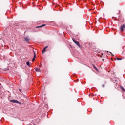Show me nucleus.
<instances>
[{
  "instance_id": "5",
  "label": "nucleus",
  "mask_w": 125,
  "mask_h": 125,
  "mask_svg": "<svg viewBox=\"0 0 125 125\" xmlns=\"http://www.w3.org/2000/svg\"><path fill=\"white\" fill-rule=\"evenodd\" d=\"M35 59H36V52L34 51V57L32 60V61H35Z\"/></svg>"
},
{
  "instance_id": "12",
  "label": "nucleus",
  "mask_w": 125,
  "mask_h": 125,
  "mask_svg": "<svg viewBox=\"0 0 125 125\" xmlns=\"http://www.w3.org/2000/svg\"><path fill=\"white\" fill-rule=\"evenodd\" d=\"M94 68L95 69H96L97 71V68H96V67H95V66H94Z\"/></svg>"
},
{
  "instance_id": "3",
  "label": "nucleus",
  "mask_w": 125,
  "mask_h": 125,
  "mask_svg": "<svg viewBox=\"0 0 125 125\" xmlns=\"http://www.w3.org/2000/svg\"><path fill=\"white\" fill-rule=\"evenodd\" d=\"M24 40L27 42H29V41H30V39L29 38V36H27L24 38Z\"/></svg>"
},
{
  "instance_id": "1",
  "label": "nucleus",
  "mask_w": 125,
  "mask_h": 125,
  "mask_svg": "<svg viewBox=\"0 0 125 125\" xmlns=\"http://www.w3.org/2000/svg\"><path fill=\"white\" fill-rule=\"evenodd\" d=\"M74 42L75 43V44H76V45H77V46H79V47H81V46L80 45V43L79 42L76 41V40H75L74 39H72Z\"/></svg>"
},
{
  "instance_id": "10",
  "label": "nucleus",
  "mask_w": 125,
  "mask_h": 125,
  "mask_svg": "<svg viewBox=\"0 0 125 125\" xmlns=\"http://www.w3.org/2000/svg\"><path fill=\"white\" fill-rule=\"evenodd\" d=\"M121 88L122 91H125V88H124V87H121Z\"/></svg>"
},
{
  "instance_id": "7",
  "label": "nucleus",
  "mask_w": 125,
  "mask_h": 125,
  "mask_svg": "<svg viewBox=\"0 0 125 125\" xmlns=\"http://www.w3.org/2000/svg\"><path fill=\"white\" fill-rule=\"evenodd\" d=\"M46 51V49H45V48H44L42 51V53H44V52H45V51Z\"/></svg>"
},
{
  "instance_id": "13",
  "label": "nucleus",
  "mask_w": 125,
  "mask_h": 125,
  "mask_svg": "<svg viewBox=\"0 0 125 125\" xmlns=\"http://www.w3.org/2000/svg\"><path fill=\"white\" fill-rule=\"evenodd\" d=\"M102 87H105V85L103 84V85H102Z\"/></svg>"
},
{
  "instance_id": "4",
  "label": "nucleus",
  "mask_w": 125,
  "mask_h": 125,
  "mask_svg": "<svg viewBox=\"0 0 125 125\" xmlns=\"http://www.w3.org/2000/svg\"><path fill=\"white\" fill-rule=\"evenodd\" d=\"M125 28V25L123 24L122 26H121L120 29L121 31H124V28Z\"/></svg>"
},
{
  "instance_id": "8",
  "label": "nucleus",
  "mask_w": 125,
  "mask_h": 125,
  "mask_svg": "<svg viewBox=\"0 0 125 125\" xmlns=\"http://www.w3.org/2000/svg\"><path fill=\"white\" fill-rule=\"evenodd\" d=\"M35 71H36V72H41V69L38 68H36Z\"/></svg>"
},
{
  "instance_id": "14",
  "label": "nucleus",
  "mask_w": 125,
  "mask_h": 125,
  "mask_svg": "<svg viewBox=\"0 0 125 125\" xmlns=\"http://www.w3.org/2000/svg\"><path fill=\"white\" fill-rule=\"evenodd\" d=\"M48 47V46H46V47H44V48H45V49H46V48H47Z\"/></svg>"
},
{
  "instance_id": "6",
  "label": "nucleus",
  "mask_w": 125,
  "mask_h": 125,
  "mask_svg": "<svg viewBox=\"0 0 125 125\" xmlns=\"http://www.w3.org/2000/svg\"><path fill=\"white\" fill-rule=\"evenodd\" d=\"M45 26V24H42L40 26H36V28H42V27H44Z\"/></svg>"
},
{
  "instance_id": "2",
  "label": "nucleus",
  "mask_w": 125,
  "mask_h": 125,
  "mask_svg": "<svg viewBox=\"0 0 125 125\" xmlns=\"http://www.w3.org/2000/svg\"><path fill=\"white\" fill-rule=\"evenodd\" d=\"M10 102H13V103H19V104H21V103H20V102H18V101L16 100H10Z\"/></svg>"
},
{
  "instance_id": "11",
  "label": "nucleus",
  "mask_w": 125,
  "mask_h": 125,
  "mask_svg": "<svg viewBox=\"0 0 125 125\" xmlns=\"http://www.w3.org/2000/svg\"><path fill=\"white\" fill-rule=\"evenodd\" d=\"M117 60H122V58H117Z\"/></svg>"
},
{
  "instance_id": "9",
  "label": "nucleus",
  "mask_w": 125,
  "mask_h": 125,
  "mask_svg": "<svg viewBox=\"0 0 125 125\" xmlns=\"http://www.w3.org/2000/svg\"><path fill=\"white\" fill-rule=\"evenodd\" d=\"M26 65H27V66H28V67H30V62H26Z\"/></svg>"
},
{
  "instance_id": "16",
  "label": "nucleus",
  "mask_w": 125,
  "mask_h": 125,
  "mask_svg": "<svg viewBox=\"0 0 125 125\" xmlns=\"http://www.w3.org/2000/svg\"><path fill=\"white\" fill-rule=\"evenodd\" d=\"M40 68H41V65L39 66Z\"/></svg>"
},
{
  "instance_id": "15",
  "label": "nucleus",
  "mask_w": 125,
  "mask_h": 125,
  "mask_svg": "<svg viewBox=\"0 0 125 125\" xmlns=\"http://www.w3.org/2000/svg\"><path fill=\"white\" fill-rule=\"evenodd\" d=\"M19 91L21 92V89H19Z\"/></svg>"
}]
</instances>
